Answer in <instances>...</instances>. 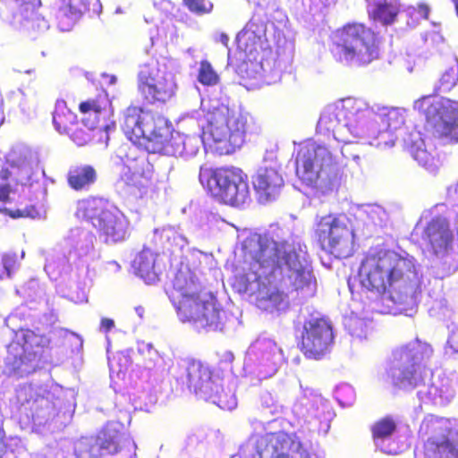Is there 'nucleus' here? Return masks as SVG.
Segmentation results:
<instances>
[{"instance_id": "obj_38", "label": "nucleus", "mask_w": 458, "mask_h": 458, "mask_svg": "<svg viewBox=\"0 0 458 458\" xmlns=\"http://www.w3.org/2000/svg\"><path fill=\"white\" fill-rule=\"evenodd\" d=\"M458 82V65L449 67L445 71L440 78V88L443 90H450Z\"/></svg>"}, {"instance_id": "obj_4", "label": "nucleus", "mask_w": 458, "mask_h": 458, "mask_svg": "<svg viewBox=\"0 0 458 458\" xmlns=\"http://www.w3.org/2000/svg\"><path fill=\"white\" fill-rule=\"evenodd\" d=\"M201 138L218 155H231L241 148L248 131L247 118L226 106L208 110L205 114Z\"/></svg>"}, {"instance_id": "obj_34", "label": "nucleus", "mask_w": 458, "mask_h": 458, "mask_svg": "<svg viewBox=\"0 0 458 458\" xmlns=\"http://www.w3.org/2000/svg\"><path fill=\"white\" fill-rule=\"evenodd\" d=\"M182 2L191 13L198 16L210 14L214 9L211 0H182Z\"/></svg>"}, {"instance_id": "obj_1", "label": "nucleus", "mask_w": 458, "mask_h": 458, "mask_svg": "<svg viewBox=\"0 0 458 458\" xmlns=\"http://www.w3.org/2000/svg\"><path fill=\"white\" fill-rule=\"evenodd\" d=\"M359 276L361 285L378 294L394 293L402 296L414 295L420 281L415 266V259L404 256L381 246L371 247L361 260Z\"/></svg>"}, {"instance_id": "obj_46", "label": "nucleus", "mask_w": 458, "mask_h": 458, "mask_svg": "<svg viewBox=\"0 0 458 458\" xmlns=\"http://www.w3.org/2000/svg\"><path fill=\"white\" fill-rule=\"evenodd\" d=\"M225 38H223V41H226L227 40V36H224Z\"/></svg>"}, {"instance_id": "obj_33", "label": "nucleus", "mask_w": 458, "mask_h": 458, "mask_svg": "<svg viewBox=\"0 0 458 458\" xmlns=\"http://www.w3.org/2000/svg\"><path fill=\"white\" fill-rule=\"evenodd\" d=\"M197 80L203 86L212 87L219 83L220 77L209 61L201 60Z\"/></svg>"}, {"instance_id": "obj_14", "label": "nucleus", "mask_w": 458, "mask_h": 458, "mask_svg": "<svg viewBox=\"0 0 458 458\" xmlns=\"http://www.w3.org/2000/svg\"><path fill=\"white\" fill-rule=\"evenodd\" d=\"M223 373L216 372L199 360H190L185 369V382L190 390L204 400L216 396L219 386L217 381L223 378Z\"/></svg>"}, {"instance_id": "obj_3", "label": "nucleus", "mask_w": 458, "mask_h": 458, "mask_svg": "<svg viewBox=\"0 0 458 458\" xmlns=\"http://www.w3.org/2000/svg\"><path fill=\"white\" fill-rule=\"evenodd\" d=\"M383 37L363 22L349 21L329 38V51L338 62L365 66L379 59Z\"/></svg>"}, {"instance_id": "obj_27", "label": "nucleus", "mask_w": 458, "mask_h": 458, "mask_svg": "<svg viewBox=\"0 0 458 458\" xmlns=\"http://www.w3.org/2000/svg\"><path fill=\"white\" fill-rule=\"evenodd\" d=\"M414 108L423 114L432 127V123L448 113V109L442 106L441 103L433 96H424L414 102Z\"/></svg>"}, {"instance_id": "obj_32", "label": "nucleus", "mask_w": 458, "mask_h": 458, "mask_svg": "<svg viewBox=\"0 0 458 458\" xmlns=\"http://www.w3.org/2000/svg\"><path fill=\"white\" fill-rule=\"evenodd\" d=\"M380 118L388 131L398 130L405 123L404 110L399 107L384 108Z\"/></svg>"}, {"instance_id": "obj_37", "label": "nucleus", "mask_w": 458, "mask_h": 458, "mask_svg": "<svg viewBox=\"0 0 458 458\" xmlns=\"http://www.w3.org/2000/svg\"><path fill=\"white\" fill-rule=\"evenodd\" d=\"M425 369V366L412 364L402 371L401 380L406 381L410 385L417 386L423 381Z\"/></svg>"}, {"instance_id": "obj_21", "label": "nucleus", "mask_w": 458, "mask_h": 458, "mask_svg": "<svg viewBox=\"0 0 458 458\" xmlns=\"http://www.w3.org/2000/svg\"><path fill=\"white\" fill-rule=\"evenodd\" d=\"M98 180L97 169L88 164L71 165L66 174L67 185L75 191H88Z\"/></svg>"}, {"instance_id": "obj_42", "label": "nucleus", "mask_w": 458, "mask_h": 458, "mask_svg": "<svg viewBox=\"0 0 458 458\" xmlns=\"http://www.w3.org/2000/svg\"><path fill=\"white\" fill-rule=\"evenodd\" d=\"M60 9L64 13H76L79 12V6L75 0H60Z\"/></svg>"}, {"instance_id": "obj_5", "label": "nucleus", "mask_w": 458, "mask_h": 458, "mask_svg": "<svg viewBox=\"0 0 458 458\" xmlns=\"http://www.w3.org/2000/svg\"><path fill=\"white\" fill-rule=\"evenodd\" d=\"M199 182L218 202L240 208L250 202L248 175L236 166L201 167Z\"/></svg>"}, {"instance_id": "obj_6", "label": "nucleus", "mask_w": 458, "mask_h": 458, "mask_svg": "<svg viewBox=\"0 0 458 458\" xmlns=\"http://www.w3.org/2000/svg\"><path fill=\"white\" fill-rule=\"evenodd\" d=\"M76 215L90 222L106 243L120 242L128 236L129 223L124 215L102 198L89 197L80 200Z\"/></svg>"}, {"instance_id": "obj_31", "label": "nucleus", "mask_w": 458, "mask_h": 458, "mask_svg": "<svg viewBox=\"0 0 458 458\" xmlns=\"http://www.w3.org/2000/svg\"><path fill=\"white\" fill-rule=\"evenodd\" d=\"M397 426L394 420L390 416H386L377 420L370 428L372 439H386L390 437L396 430Z\"/></svg>"}, {"instance_id": "obj_30", "label": "nucleus", "mask_w": 458, "mask_h": 458, "mask_svg": "<svg viewBox=\"0 0 458 458\" xmlns=\"http://www.w3.org/2000/svg\"><path fill=\"white\" fill-rule=\"evenodd\" d=\"M37 355L36 353L23 352L19 356H14L8 365L10 375L17 377H23L32 374L37 370Z\"/></svg>"}, {"instance_id": "obj_15", "label": "nucleus", "mask_w": 458, "mask_h": 458, "mask_svg": "<svg viewBox=\"0 0 458 458\" xmlns=\"http://www.w3.org/2000/svg\"><path fill=\"white\" fill-rule=\"evenodd\" d=\"M221 310L215 300L200 301L194 295H185L177 306L178 315L183 321H198L204 326H217Z\"/></svg>"}, {"instance_id": "obj_25", "label": "nucleus", "mask_w": 458, "mask_h": 458, "mask_svg": "<svg viewBox=\"0 0 458 458\" xmlns=\"http://www.w3.org/2000/svg\"><path fill=\"white\" fill-rule=\"evenodd\" d=\"M399 13L400 4L397 0H374L368 11L370 20L386 26L393 24Z\"/></svg>"}, {"instance_id": "obj_23", "label": "nucleus", "mask_w": 458, "mask_h": 458, "mask_svg": "<svg viewBox=\"0 0 458 458\" xmlns=\"http://www.w3.org/2000/svg\"><path fill=\"white\" fill-rule=\"evenodd\" d=\"M432 136L446 143L458 142V117L454 111L445 113L432 123Z\"/></svg>"}, {"instance_id": "obj_16", "label": "nucleus", "mask_w": 458, "mask_h": 458, "mask_svg": "<svg viewBox=\"0 0 458 458\" xmlns=\"http://www.w3.org/2000/svg\"><path fill=\"white\" fill-rule=\"evenodd\" d=\"M368 112L369 109L364 102L348 98L327 108L321 114L318 124L327 126L330 123H344L345 125H351L365 118Z\"/></svg>"}, {"instance_id": "obj_20", "label": "nucleus", "mask_w": 458, "mask_h": 458, "mask_svg": "<svg viewBox=\"0 0 458 458\" xmlns=\"http://www.w3.org/2000/svg\"><path fill=\"white\" fill-rule=\"evenodd\" d=\"M80 114L83 119L91 122V128L97 127L102 120H105L112 113V102L106 90L98 91L95 96L80 102L78 106Z\"/></svg>"}, {"instance_id": "obj_45", "label": "nucleus", "mask_w": 458, "mask_h": 458, "mask_svg": "<svg viewBox=\"0 0 458 458\" xmlns=\"http://www.w3.org/2000/svg\"><path fill=\"white\" fill-rule=\"evenodd\" d=\"M217 402H218V404L221 405V403H222L221 396L218 397Z\"/></svg>"}, {"instance_id": "obj_24", "label": "nucleus", "mask_w": 458, "mask_h": 458, "mask_svg": "<svg viewBox=\"0 0 458 458\" xmlns=\"http://www.w3.org/2000/svg\"><path fill=\"white\" fill-rule=\"evenodd\" d=\"M334 340L333 327L329 322L323 318L309 321L304 325L302 342L310 344H332Z\"/></svg>"}, {"instance_id": "obj_12", "label": "nucleus", "mask_w": 458, "mask_h": 458, "mask_svg": "<svg viewBox=\"0 0 458 458\" xmlns=\"http://www.w3.org/2000/svg\"><path fill=\"white\" fill-rule=\"evenodd\" d=\"M411 241L437 255L445 251L452 242L453 233L446 218L437 216L426 225L420 220L411 233Z\"/></svg>"}, {"instance_id": "obj_36", "label": "nucleus", "mask_w": 458, "mask_h": 458, "mask_svg": "<svg viewBox=\"0 0 458 458\" xmlns=\"http://www.w3.org/2000/svg\"><path fill=\"white\" fill-rule=\"evenodd\" d=\"M413 157L419 165L431 172L437 171L441 165L439 158H436L425 148H418L413 153Z\"/></svg>"}, {"instance_id": "obj_13", "label": "nucleus", "mask_w": 458, "mask_h": 458, "mask_svg": "<svg viewBox=\"0 0 458 458\" xmlns=\"http://www.w3.org/2000/svg\"><path fill=\"white\" fill-rule=\"evenodd\" d=\"M124 434L113 423L106 424L96 436L80 442L79 455L81 458H96L103 454H114L120 451Z\"/></svg>"}, {"instance_id": "obj_39", "label": "nucleus", "mask_w": 458, "mask_h": 458, "mask_svg": "<svg viewBox=\"0 0 458 458\" xmlns=\"http://www.w3.org/2000/svg\"><path fill=\"white\" fill-rule=\"evenodd\" d=\"M24 398V401L21 400V404H24L25 402L27 403H30V401H32V406L30 407L31 410H33L34 405L38 403L42 404L43 403H48L47 399H46L44 396L37 394L32 391V389H21L18 394V398Z\"/></svg>"}, {"instance_id": "obj_22", "label": "nucleus", "mask_w": 458, "mask_h": 458, "mask_svg": "<svg viewBox=\"0 0 458 458\" xmlns=\"http://www.w3.org/2000/svg\"><path fill=\"white\" fill-rule=\"evenodd\" d=\"M424 458H458V442L447 437H431L423 444Z\"/></svg>"}, {"instance_id": "obj_17", "label": "nucleus", "mask_w": 458, "mask_h": 458, "mask_svg": "<svg viewBox=\"0 0 458 458\" xmlns=\"http://www.w3.org/2000/svg\"><path fill=\"white\" fill-rule=\"evenodd\" d=\"M137 148H130L125 155L123 165L127 168L124 174L128 186L137 189L140 192L146 190L151 183L153 168L144 153L136 154Z\"/></svg>"}, {"instance_id": "obj_47", "label": "nucleus", "mask_w": 458, "mask_h": 458, "mask_svg": "<svg viewBox=\"0 0 458 458\" xmlns=\"http://www.w3.org/2000/svg\"><path fill=\"white\" fill-rule=\"evenodd\" d=\"M225 38H223V41H226L227 40V36H224Z\"/></svg>"}, {"instance_id": "obj_11", "label": "nucleus", "mask_w": 458, "mask_h": 458, "mask_svg": "<svg viewBox=\"0 0 458 458\" xmlns=\"http://www.w3.org/2000/svg\"><path fill=\"white\" fill-rule=\"evenodd\" d=\"M335 160L330 150L323 145L309 142L301 145L295 157V173L302 183L315 186L323 171L330 170Z\"/></svg>"}, {"instance_id": "obj_29", "label": "nucleus", "mask_w": 458, "mask_h": 458, "mask_svg": "<svg viewBox=\"0 0 458 458\" xmlns=\"http://www.w3.org/2000/svg\"><path fill=\"white\" fill-rule=\"evenodd\" d=\"M255 301L260 310L277 309L283 301V293L274 286L259 285Z\"/></svg>"}, {"instance_id": "obj_10", "label": "nucleus", "mask_w": 458, "mask_h": 458, "mask_svg": "<svg viewBox=\"0 0 458 458\" xmlns=\"http://www.w3.org/2000/svg\"><path fill=\"white\" fill-rule=\"evenodd\" d=\"M255 446L260 458H317L295 432L266 433L258 437Z\"/></svg>"}, {"instance_id": "obj_28", "label": "nucleus", "mask_w": 458, "mask_h": 458, "mask_svg": "<svg viewBox=\"0 0 458 458\" xmlns=\"http://www.w3.org/2000/svg\"><path fill=\"white\" fill-rule=\"evenodd\" d=\"M155 261L156 256L151 250H141L133 260L136 274L145 281H154L157 278Z\"/></svg>"}, {"instance_id": "obj_49", "label": "nucleus", "mask_w": 458, "mask_h": 458, "mask_svg": "<svg viewBox=\"0 0 458 458\" xmlns=\"http://www.w3.org/2000/svg\"><path fill=\"white\" fill-rule=\"evenodd\" d=\"M233 355L230 353V361L233 360Z\"/></svg>"}, {"instance_id": "obj_43", "label": "nucleus", "mask_w": 458, "mask_h": 458, "mask_svg": "<svg viewBox=\"0 0 458 458\" xmlns=\"http://www.w3.org/2000/svg\"><path fill=\"white\" fill-rule=\"evenodd\" d=\"M9 216L13 218H18V217H21L24 216V212L20 210V209H17V210H14V211H10L9 213Z\"/></svg>"}, {"instance_id": "obj_2", "label": "nucleus", "mask_w": 458, "mask_h": 458, "mask_svg": "<svg viewBox=\"0 0 458 458\" xmlns=\"http://www.w3.org/2000/svg\"><path fill=\"white\" fill-rule=\"evenodd\" d=\"M249 254L262 274L277 278L293 291L303 290L315 282L311 268L286 241L276 242L267 235H259L257 249Z\"/></svg>"}, {"instance_id": "obj_44", "label": "nucleus", "mask_w": 458, "mask_h": 458, "mask_svg": "<svg viewBox=\"0 0 458 458\" xmlns=\"http://www.w3.org/2000/svg\"><path fill=\"white\" fill-rule=\"evenodd\" d=\"M66 335H70L72 336H75V335L73 333H70V332H65ZM76 337L78 338V336L76 335Z\"/></svg>"}, {"instance_id": "obj_35", "label": "nucleus", "mask_w": 458, "mask_h": 458, "mask_svg": "<svg viewBox=\"0 0 458 458\" xmlns=\"http://www.w3.org/2000/svg\"><path fill=\"white\" fill-rule=\"evenodd\" d=\"M99 330L106 335V341H123L125 332L115 328L114 321L109 318H103L100 320Z\"/></svg>"}, {"instance_id": "obj_26", "label": "nucleus", "mask_w": 458, "mask_h": 458, "mask_svg": "<svg viewBox=\"0 0 458 458\" xmlns=\"http://www.w3.org/2000/svg\"><path fill=\"white\" fill-rule=\"evenodd\" d=\"M148 115H155L152 112L144 111L143 108L130 106L124 112L123 129L126 134L140 138Z\"/></svg>"}, {"instance_id": "obj_7", "label": "nucleus", "mask_w": 458, "mask_h": 458, "mask_svg": "<svg viewBox=\"0 0 458 458\" xmlns=\"http://www.w3.org/2000/svg\"><path fill=\"white\" fill-rule=\"evenodd\" d=\"M314 237L320 249L336 258L352 254L355 234L344 215L327 214L316 219Z\"/></svg>"}, {"instance_id": "obj_40", "label": "nucleus", "mask_w": 458, "mask_h": 458, "mask_svg": "<svg viewBox=\"0 0 458 458\" xmlns=\"http://www.w3.org/2000/svg\"><path fill=\"white\" fill-rule=\"evenodd\" d=\"M301 351L307 359L319 360L327 352V348H322L321 345H301Z\"/></svg>"}, {"instance_id": "obj_8", "label": "nucleus", "mask_w": 458, "mask_h": 458, "mask_svg": "<svg viewBox=\"0 0 458 458\" xmlns=\"http://www.w3.org/2000/svg\"><path fill=\"white\" fill-rule=\"evenodd\" d=\"M137 89L146 104L163 105L175 96L178 86L171 72L157 64H145L138 73Z\"/></svg>"}, {"instance_id": "obj_9", "label": "nucleus", "mask_w": 458, "mask_h": 458, "mask_svg": "<svg viewBox=\"0 0 458 458\" xmlns=\"http://www.w3.org/2000/svg\"><path fill=\"white\" fill-rule=\"evenodd\" d=\"M140 138L145 139V148L149 153L172 157L184 154L182 137L174 132L172 124L161 115H148Z\"/></svg>"}, {"instance_id": "obj_18", "label": "nucleus", "mask_w": 458, "mask_h": 458, "mask_svg": "<svg viewBox=\"0 0 458 458\" xmlns=\"http://www.w3.org/2000/svg\"><path fill=\"white\" fill-rule=\"evenodd\" d=\"M252 184L259 201L266 203L279 197L284 182L276 167L264 166L252 176Z\"/></svg>"}, {"instance_id": "obj_41", "label": "nucleus", "mask_w": 458, "mask_h": 458, "mask_svg": "<svg viewBox=\"0 0 458 458\" xmlns=\"http://www.w3.org/2000/svg\"><path fill=\"white\" fill-rule=\"evenodd\" d=\"M37 341V335L30 329L20 328L15 332V344H32Z\"/></svg>"}, {"instance_id": "obj_48", "label": "nucleus", "mask_w": 458, "mask_h": 458, "mask_svg": "<svg viewBox=\"0 0 458 458\" xmlns=\"http://www.w3.org/2000/svg\"><path fill=\"white\" fill-rule=\"evenodd\" d=\"M454 353H456V354H458V349H454Z\"/></svg>"}, {"instance_id": "obj_19", "label": "nucleus", "mask_w": 458, "mask_h": 458, "mask_svg": "<svg viewBox=\"0 0 458 458\" xmlns=\"http://www.w3.org/2000/svg\"><path fill=\"white\" fill-rule=\"evenodd\" d=\"M53 123L59 133L68 135L77 145L87 142V133L79 128L77 115L68 108L64 99H57L55 102Z\"/></svg>"}]
</instances>
